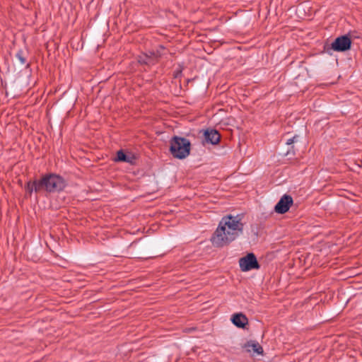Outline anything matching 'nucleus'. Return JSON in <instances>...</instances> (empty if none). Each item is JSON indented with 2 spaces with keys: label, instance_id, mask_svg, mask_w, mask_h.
Here are the masks:
<instances>
[{
  "label": "nucleus",
  "instance_id": "f03ea898",
  "mask_svg": "<svg viewBox=\"0 0 362 362\" xmlns=\"http://www.w3.org/2000/svg\"><path fill=\"white\" fill-rule=\"evenodd\" d=\"M64 179L57 174H47L35 183V192L45 189L48 192H59L64 189Z\"/></svg>",
  "mask_w": 362,
  "mask_h": 362
},
{
  "label": "nucleus",
  "instance_id": "f257e3e1",
  "mask_svg": "<svg viewBox=\"0 0 362 362\" xmlns=\"http://www.w3.org/2000/svg\"><path fill=\"white\" fill-rule=\"evenodd\" d=\"M239 215H227L220 221L211 241L217 247H222L235 240L243 233V223Z\"/></svg>",
  "mask_w": 362,
  "mask_h": 362
},
{
  "label": "nucleus",
  "instance_id": "ddd939ff",
  "mask_svg": "<svg viewBox=\"0 0 362 362\" xmlns=\"http://www.w3.org/2000/svg\"><path fill=\"white\" fill-rule=\"evenodd\" d=\"M38 180H35L34 182H28L27 184V190L31 193L33 191H35V183L37 182Z\"/></svg>",
  "mask_w": 362,
  "mask_h": 362
},
{
  "label": "nucleus",
  "instance_id": "7ed1b4c3",
  "mask_svg": "<svg viewBox=\"0 0 362 362\" xmlns=\"http://www.w3.org/2000/svg\"><path fill=\"white\" fill-rule=\"evenodd\" d=\"M190 146L191 144L188 139L175 136L170 140V151L173 157L183 159L189 156Z\"/></svg>",
  "mask_w": 362,
  "mask_h": 362
},
{
  "label": "nucleus",
  "instance_id": "9b49d317",
  "mask_svg": "<svg viewBox=\"0 0 362 362\" xmlns=\"http://www.w3.org/2000/svg\"><path fill=\"white\" fill-rule=\"evenodd\" d=\"M115 160L116 161H124V162L129 161V158L127 157L125 153L122 150L117 151Z\"/></svg>",
  "mask_w": 362,
  "mask_h": 362
},
{
  "label": "nucleus",
  "instance_id": "f8f14e48",
  "mask_svg": "<svg viewBox=\"0 0 362 362\" xmlns=\"http://www.w3.org/2000/svg\"><path fill=\"white\" fill-rule=\"evenodd\" d=\"M16 57L19 60L21 64H25L26 63V58L23 50L19 49L17 52Z\"/></svg>",
  "mask_w": 362,
  "mask_h": 362
},
{
  "label": "nucleus",
  "instance_id": "4468645a",
  "mask_svg": "<svg viewBox=\"0 0 362 362\" xmlns=\"http://www.w3.org/2000/svg\"><path fill=\"white\" fill-rule=\"evenodd\" d=\"M296 139V136H293V138L288 139L286 141V144H288V145L292 144L295 141Z\"/></svg>",
  "mask_w": 362,
  "mask_h": 362
},
{
  "label": "nucleus",
  "instance_id": "9d476101",
  "mask_svg": "<svg viewBox=\"0 0 362 362\" xmlns=\"http://www.w3.org/2000/svg\"><path fill=\"white\" fill-rule=\"evenodd\" d=\"M160 54L154 52H150L149 54H146L144 59L140 60V62L146 64H153L160 57Z\"/></svg>",
  "mask_w": 362,
  "mask_h": 362
},
{
  "label": "nucleus",
  "instance_id": "0eeeda50",
  "mask_svg": "<svg viewBox=\"0 0 362 362\" xmlns=\"http://www.w3.org/2000/svg\"><path fill=\"white\" fill-rule=\"evenodd\" d=\"M204 141L207 144L213 145L218 144L220 141L221 136L216 129H208L204 133Z\"/></svg>",
  "mask_w": 362,
  "mask_h": 362
},
{
  "label": "nucleus",
  "instance_id": "1a4fd4ad",
  "mask_svg": "<svg viewBox=\"0 0 362 362\" xmlns=\"http://www.w3.org/2000/svg\"><path fill=\"white\" fill-rule=\"evenodd\" d=\"M244 347L246 349V351L249 353L257 354L258 355L263 354V348L257 341H247L245 344Z\"/></svg>",
  "mask_w": 362,
  "mask_h": 362
},
{
  "label": "nucleus",
  "instance_id": "423d86ee",
  "mask_svg": "<svg viewBox=\"0 0 362 362\" xmlns=\"http://www.w3.org/2000/svg\"><path fill=\"white\" fill-rule=\"evenodd\" d=\"M293 198L288 194L283 195L274 207V211L277 214H284L286 213L293 204Z\"/></svg>",
  "mask_w": 362,
  "mask_h": 362
},
{
  "label": "nucleus",
  "instance_id": "39448f33",
  "mask_svg": "<svg viewBox=\"0 0 362 362\" xmlns=\"http://www.w3.org/2000/svg\"><path fill=\"white\" fill-rule=\"evenodd\" d=\"M351 40L348 35L338 37L332 43V49L337 52H345L351 48Z\"/></svg>",
  "mask_w": 362,
  "mask_h": 362
},
{
  "label": "nucleus",
  "instance_id": "20e7f679",
  "mask_svg": "<svg viewBox=\"0 0 362 362\" xmlns=\"http://www.w3.org/2000/svg\"><path fill=\"white\" fill-rule=\"evenodd\" d=\"M239 264L243 272H247L255 269H259V265L255 255L253 253H249L245 257L240 259Z\"/></svg>",
  "mask_w": 362,
  "mask_h": 362
},
{
  "label": "nucleus",
  "instance_id": "6e6552de",
  "mask_svg": "<svg viewBox=\"0 0 362 362\" xmlns=\"http://www.w3.org/2000/svg\"><path fill=\"white\" fill-rule=\"evenodd\" d=\"M232 322L239 328H243L248 324V319L243 313H235L232 315Z\"/></svg>",
  "mask_w": 362,
  "mask_h": 362
}]
</instances>
